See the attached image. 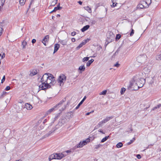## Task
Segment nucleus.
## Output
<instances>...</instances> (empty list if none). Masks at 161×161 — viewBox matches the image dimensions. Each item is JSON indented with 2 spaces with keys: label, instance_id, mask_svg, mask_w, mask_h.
Masks as SVG:
<instances>
[{
  "label": "nucleus",
  "instance_id": "obj_27",
  "mask_svg": "<svg viewBox=\"0 0 161 161\" xmlns=\"http://www.w3.org/2000/svg\"><path fill=\"white\" fill-rule=\"evenodd\" d=\"M84 8H85V9H86L87 11H88V12L89 13H91L92 12L91 9V8H90L89 7H88V6L86 7H84Z\"/></svg>",
  "mask_w": 161,
  "mask_h": 161
},
{
  "label": "nucleus",
  "instance_id": "obj_10",
  "mask_svg": "<svg viewBox=\"0 0 161 161\" xmlns=\"http://www.w3.org/2000/svg\"><path fill=\"white\" fill-rule=\"evenodd\" d=\"M49 39V36L48 35H46L44 38L42 40V43L45 45L46 46V42H47Z\"/></svg>",
  "mask_w": 161,
  "mask_h": 161
},
{
  "label": "nucleus",
  "instance_id": "obj_7",
  "mask_svg": "<svg viewBox=\"0 0 161 161\" xmlns=\"http://www.w3.org/2000/svg\"><path fill=\"white\" fill-rule=\"evenodd\" d=\"M146 58V56L145 55L142 54L138 56L137 58V60L139 63H142L145 61Z\"/></svg>",
  "mask_w": 161,
  "mask_h": 161
},
{
  "label": "nucleus",
  "instance_id": "obj_45",
  "mask_svg": "<svg viewBox=\"0 0 161 161\" xmlns=\"http://www.w3.org/2000/svg\"><path fill=\"white\" fill-rule=\"evenodd\" d=\"M113 3L112 5H111V6L112 7H114L117 4V3L116 2H114H114H112Z\"/></svg>",
  "mask_w": 161,
  "mask_h": 161
},
{
  "label": "nucleus",
  "instance_id": "obj_33",
  "mask_svg": "<svg viewBox=\"0 0 161 161\" xmlns=\"http://www.w3.org/2000/svg\"><path fill=\"white\" fill-rule=\"evenodd\" d=\"M107 92V91L106 90H104L99 93V94L100 95H105L106 94Z\"/></svg>",
  "mask_w": 161,
  "mask_h": 161
},
{
  "label": "nucleus",
  "instance_id": "obj_41",
  "mask_svg": "<svg viewBox=\"0 0 161 161\" xmlns=\"http://www.w3.org/2000/svg\"><path fill=\"white\" fill-rule=\"evenodd\" d=\"M143 70L145 72V73H147L150 71L147 68H145Z\"/></svg>",
  "mask_w": 161,
  "mask_h": 161
},
{
  "label": "nucleus",
  "instance_id": "obj_51",
  "mask_svg": "<svg viewBox=\"0 0 161 161\" xmlns=\"http://www.w3.org/2000/svg\"><path fill=\"white\" fill-rule=\"evenodd\" d=\"M62 153V155H63V158L64 157H65V156L67 155L68 154L67 153H66L65 152H64L63 153Z\"/></svg>",
  "mask_w": 161,
  "mask_h": 161
},
{
  "label": "nucleus",
  "instance_id": "obj_31",
  "mask_svg": "<svg viewBox=\"0 0 161 161\" xmlns=\"http://www.w3.org/2000/svg\"><path fill=\"white\" fill-rule=\"evenodd\" d=\"M83 103L81 101L80 102V103L78 104L76 107L74 108V110H77V109Z\"/></svg>",
  "mask_w": 161,
  "mask_h": 161
},
{
  "label": "nucleus",
  "instance_id": "obj_16",
  "mask_svg": "<svg viewBox=\"0 0 161 161\" xmlns=\"http://www.w3.org/2000/svg\"><path fill=\"white\" fill-rule=\"evenodd\" d=\"M37 70L36 69H33L32 72H31L30 74V75L32 76L34 75H36L37 73Z\"/></svg>",
  "mask_w": 161,
  "mask_h": 161
},
{
  "label": "nucleus",
  "instance_id": "obj_23",
  "mask_svg": "<svg viewBox=\"0 0 161 161\" xmlns=\"http://www.w3.org/2000/svg\"><path fill=\"white\" fill-rule=\"evenodd\" d=\"M56 129H55L53 130H53H51V131H50L47 134H46L45 136H45V137H47L48 136H50L51 134L53 133V132Z\"/></svg>",
  "mask_w": 161,
  "mask_h": 161
},
{
  "label": "nucleus",
  "instance_id": "obj_6",
  "mask_svg": "<svg viewBox=\"0 0 161 161\" xmlns=\"http://www.w3.org/2000/svg\"><path fill=\"white\" fill-rule=\"evenodd\" d=\"M66 77L63 74L61 75L58 79V81L60 83V86H62L64 84V82L66 80Z\"/></svg>",
  "mask_w": 161,
  "mask_h": 161
},
{
  "label": "nucleus",
  "instance_id": "obj_47",
  "mask_svg": "<svg viewBox=\"0 0 161 161\" xmlns=\"http://www.w3.org/2000/svg\"><path fill=\"white\" fill-rule=\"evenodd\" d=\"M157 28L158 31H159L160 32H161V24L158 25Z\"/></svg>",
  "mask_w": 161,
  "mask_h": 161
},
{
  "label": "nucleus",
  "instance_id": "obj_28",
  "mask_svg": "<svg viewBox=\"0 0 161 161\" xmlns=\"http://www.w3.org/2000/svg\"><path fill=\"white\" fill-rule=\"evenodd\" d=\"M109 137V136H106L104 138L102 139L101 141V142H104L106 141Z\"/></svg>",
  "mask_w": 161,
  "mask_h": 161
},
{
  "label": "nucleus",
  "instance_id": "obj_29",
  "mask_svg": "<svg viewBox=\"0 0 161 161\" xmlns=\"http://www.w3.org/2000/svg\"><path fill=\"white\" fill-rule=\"evenodd\" d=\"M138 8H140L142 9L144 8H145L143 5L142 3L141 2V3L138 4L137 5Z\"/></svg>",
  "mask_w": 161,
  "mask_h": 161
},
{
  "label": "nucleus",
  "instance_id": "obj_15",
  "mask_svg": "<svg viewBox=\"0 0 161 161\" xmlns=\"http://www.w3.org/2000/svg\"><path fill=\"white\" fill-rule=\"evenodd\" d=\"M153 110H161V104H159L155 106L153 108Z\"/></svg>",
  "mask_w": 161,
  "mask_h": 161
},
{
  "label": "nucleus",
  "instance_id": "obj_39",
  "mask_svg": "<svg viewBox=\"0 0 161 161\" xmlns=\"http://www.w3.org/2000/svg\"><path fill=\"white\" fill-rule=\"evenodd\" d=\"M62 112H60L58 114H57V116H56L55 118H54V121H55L57 119H58V117L60 116V114H62Z\"/></svg>",
  "mask_w": 161,
  "mask_h": 161
},
{
  "label": "nucleus",
  "instance_id": "obj_49",
  "mask_svg": "<svg viewBox=\"0 0 161 161\" xmlns=\"http://www.w3.org/2000/svg\"><path fill=\"white\" fill-rule=\"evenodd\" d=\"M146 3H147L149 5L151 3V0H145Z\"/></svg>",
  "mask_w": 161,
  "mask_h": 161
},
{
  "label": "nucleus",
  "instance_id": "obj_53",
  "mask_svg": "<svg viewBox=\"0 0 161 161\" xmlns=\"http://www.w3.org/2000/svg\"><path fill=\"white\" fill-rule=\"evenodd\" d=\"M5 76L4 75L3 76V79H2V80H1V83H3L4 82V81L5 80Z\"/></svg>",
  "mask_w": 161,
  "mask_h": 161
},
{
  "label": "nucleus",
  "instance_id": "obj_48",
  "mask_svg": "<svg viewBox=\"0 0 161 161\" xmlns=\"http://www.w3.org/2000/svg\"><path fill=\"white\" fill-rule=\"evenodd\" d=\"M134 34V30L133 29H132L130 33V36H132Z\"/></svg>",
  "mask_w": 161,
  "mask_h": 161
},
{
  "label": "nucleus",
  "instance_id": "obj_20",
  "mask_svg": "<svg viewBox=\"0 0 161 161\" xmlns=\"http://www.w3.org/2000/svg\"><path fill=\"white\" fill-rule=\"evenodd\" d=\"M90 142V139L89 138L86 139V140H84L82 142V144H83L84 146L87 143Z\"/></svg>",
  "mask_w": 161,
  "mask_h": 161
},
{
  "label": "nucleus",
  "instance_id": "obj_9",
  "mask_svg": "<svg viewBox=\"0 0 161 161\" xmlns=\"http://www.w3.org/2000/svg\"><path fill=\"white\" fill-rule=\"evenodd\" d=\"M54 155V159H60L63 158L62 153H61L53 154Z\"/></svg>",
  "mask_w": 161,
  "mask_h": 161
},
{
  "label": "nucleus",
  "instance_id": "obj_13",
  "mask_svg": "<svg viewBox=\"0 0 161 161\" xmlns=\"http://www.w3.org/2000/svg\"><path fill=\"white\" fill-rule=\"evenodd\" d=\"M90 27V25H87L84 26L83 28L81 29V31L82 32H84L86 30H87Z\"/></svg>",
  "mask_w": 161,
  "mask_h": 161
},
{
  "label": "nucleus",
  "instance_id": "obj_38",
  "mask_svg": "<svg viewBox=\"0 0 161 161\" xmlns=\"http://www.w3.org/2000/svg\"><path fill=\"white\" fill-rule=\"evenodd\" d=\"M156 59L158 60H161V54L158 55L156 56Z\"/></svg>",
  "mask_w": 161,
  "mask_h": 161
},
{
  "label": "nucleus",
  "instance_id": "obj_32",
  "mask_svg": "<svg viewBox=\"0 0 161 161\" xmlns=\"http://www.w3.org/2000/svg\"><path fill=\"white\" fill-rule=\"evenodd\" d=\"M89 59V57H84L82 60V61L83 62H86L87 61H88Z\"/></svg>",
  "mask_w": 161,
  "mask_h": 161
},
{
  "label": "nucleus",
  "instance_id": "obj_3",
  "mask_svg": "<svg viewBox=\"0 0 161 161\" xmlns=\"http://www.w3.org/2000/svg\"><path fill=\"white\" fill-rule=\"evenodd\" d=\"M139 78V75H136L134 76L132 80L130 81L129 84L127 86V89L129 90H137L136 88H135L134 87H133V86H136L135 84V82H136V80H137Z\"/></svg>",
  "mask_w": 161,
  "mask_h": 161
},
{
  "label": "nucleus",
  "instance_id": "obj_62",
  "mask_svg": "<svg viewBox=\"0 0 161 161\" xmlns=\"http://www.w3.org/2000/svg\"><path fill=\"white\" fill-rule=\"evenodd\" d=\"M44 124H42L41 125V126H40V127L41 129H42V128H44Z\"/></svg>",
  "mask_w": 161,
  "mask_h": 161
},
{
  "label": "nucleus",
  "instance_id": "obj_36",
  "mask_svg": "<svg viewBox=\"0 0 161 161\" xmlns=\"http://www.w3.org/2000/svg\"><path fill=\"white\" fill-rule=\"evenodd\" d=\"M25 0H20L19 3L21 6H23L25 4Z\"/></svg>",
  "mask_w": 161,
  "mask_h": 161
},
{
  "label": "nucleus",
  "instance_id": "obj_44",
  "mask_svg": "<svg viewBox=\"0 0 161 161\" xmlns=\"http://www.w3.org/2000/svg\"><path fill=\"white\" fill-rule=\"evenodd\" d=\"M125 91V89L124 88H122L121 89V91H120V93L121 94H123L124 92Z\"/></svg>",
  "mask_w": 161,
  "mask_h": 161
},
{
  "label": "nucleus",
  "instance_id": "obj_43",
  "mask_svg": "<svg viewBox=\"0 0 161 161\" xmlns=\"http://www.w3.org/2000/svg\"><path fill=\"white\" fill-rule=\"evenodd\" d=\"M121 35L120 34H117V35L116 36V40H119L121 38Z\"/></svg>",
  "mask_w": 161,
  "mask_h": 161
},
{
  "label": "nucleus",
  "instance_id": "obj_56",
  "mask_svg": "<svg viewBox=\"0 0 161 161\" xmlns=\"http://www.w3.org/2000/svg\"><path fill=\"white\" fill-rule=\"evenodd\" d=\"M136 157L138 159H140L142 157H141V155L140 154H137V155H136Z\"/></svg>",
  "mask_w": 161,
  "mask_h": 161
},
{
  "label": "nucleus",
  "instance_id": "obj_5",
  "mask_svg": "<svg viewBox=\"0 0 161 161\" xmlns=\"http://www.w3.org/2000/svg\"><path fill=\"white\" fill-rule=\"evenodd\" d=\"M69 120L66 119H65L64 116H62V118L59 120L58 124L56 126V129H57L59 127L64 125Z\"/></svg>",
  "mask_w": 161,
  "mask_h": 161
},
{
  "label": "nucleus",
  "instance_id": "obj_34",
  "mask_svg": "<svg viewBox=\"0 0 161 161\" xmlns=\"http://www.w3.org/2000/svg\"><path fill=\"white\" fill-rule=\"evenodd\" d=\"M84 45V43H83L82 42V43H81L77 47H76L77 49L78 50V49H79L80 48L82 47V46Z\"/></svg>",
  "mask_w": 161,
  "mask_h": 161
},
{
  "label": "nucleus",
  "instance_id": "obj_24",
  "mask_svg": "<svg viewBox=\"0 0 161 161\" xmlns=\"http://www.w3.org/2000/svg\"><path fill=\"white\" fill-rule=\"evenodd\" d=\"M113 117H114L113 116H111L107 117L105 119H104L103 120H104V121H105V123H106V122L109 121L110 119L113 118Z\"/></svg>",
  "mask_w": 161,
  "mask_h": 161
},
{
  "label": "nucleus",
  "instance_id": "obj_19",
  "mask_svg": "<svg viewBox=\"0 0 161 161\" xmlns=\"http://www.w3.org/2000/svg\"><path fill=\"white\" fill-rule=\"evenodd\" d=\"M94 60L93 59H91V60L88 61L86 64V66L88 67L92 63L94 62Z\"/></svg>",
  "mask_w": 161,
  "mask_h": 161
},
{
  "label": "nucleus",
  "instance_id": "obj_42",
  "mask_svg": "<svg viewBox=\"0 0 161 161\" xmlns=\"http://www.w3.org/2000/svg\"><path fill=\"white\" fill-rule=\"evenodd\" d=\"M120 47H119L118 48V49L115 52L113 56H114V55H117L118 54L119 52L120 51Z\"/></svg>",
  "mask_w": 161,
  "mask_h": 161
},
{
  "label": "nucleus",
  "instance_id": "obj_4",
  "mask_svg": "<svg viewBox=\"0 0 161 161\" xmlns=\"http://www.w3.org/2000/svg\"><path fill=\"white\" fill-rule=\"evenodd\" d=\"M145 81V80L144 78H141L139 76V78L135 82V84L137 86V90L143 86Z\"/></svg>",
  "mask_w": 161,
  "mask_h": 161
},
{
  "label": "nucleus",
  "instance_id": "obj_46",
  "mask_svg": "<svg viewBox=\"0 0 161 161\" xmlns=\"http://www.w3.org/2000/svg\"><path fill=\"white\" fill-rule=\"evenodd\" d=\"M102 146V145L100 144L98 145H95V148L96 149H97L98 148H99L100 147H101V146Z\"/></svg>",
  "mask_w": 161,
  "mask_h": 161
},
{
  "label": "nucleus",
  "instance_id": "obj_25",
  "mask_svg": "<svg viewBox=\"0 0 161 161\" xmlns=\"http://www.w3.org/2000/svg\"><path fill=\"white\" fill-rule=\"evenodd\" d=\"M123 146V143L121 142H119L116 145V147L117 148H119L122 147Z\"/></svg>",
  "mask_w": 161,
  "mask_h": 161
},
{
  "label": "nucleus",
  "instance_id": "obj_58",
  "mask_svg": "<svg viewBox=\"0 0 161 161\" xmlns=\"http://www.w3.org/2000/svg\"><path fill=\"white\" fill-rule=\"evenodd\" d=\"M36 40L35 39H33L32 40V43L33 44L35 43L36 42Z\"/></svg>",
  "mask_w": 161,
  "mask_h": 161
},
{
  "label": "nucleus",
  "instance_id": "obj_59",
  "mask_svg": "<svg viewBox=\"0 0 161 161\" xmlns=\"http://www.w3.org/2000/svg\"><path fill=\"white\" fill-rule=\"evenodd\" d=\"M94 112V111H91L90 112L87 113L86 114V115H89L90 114Z\"/></svg>",
  "mask_w": 161,
  "mask_h": 161
},
{
  "label": "nucleus",
  "instance_id": "obj_52",
  "mask_svg": "<svg viewBox=\"0 0 161 161\" xmlns=\"http://www.w3.org/2000/svg\"><path fill=\"white\" fill-rule=\"evenodd\" d=\"M57 3V2L53 1L51 5L53 6H54Z\"/></svg>",
  "mask_w": 161,
  "mask_h": 161
},
{
  "label": "nucleus",
  "instance_id": "obj_50",
  "mask_svg": "<svg viewBox=\"0 0 161 161\" xmlns=\"http://www.w3.org/2000/svg\"><path fill=\"white\" fill-rule=\"evenodd\" d=\"M34 1V0H31V1L30 2V4L29 5V8L28 9H29L30 8H31V5L32 4V3H33Z\"/></svg>",
  "mask_w": 161,
  "mask_h": 161
},
{
  "label": "nucleus",
  "instance_id": "obj_63",
  "mask_svg": "<svg viewBox=\"0 0 161 161\" xmlns=\"http://www.w3.org/2000/svg\"><path fill=\"white\" fill-rule=\"evenodd\" d=\"M65 152L66 153H67L68 154L69 153H70L71 152V151L70 150H68Z\"/></svg>",
  "mask_w": 161,
  "mask_h": 161
},
{
  "label": "nucleus",
  "instance_id": "obj_2",
  "mask_svg": "<svg viewBox=\"0 0 161 161\" xmlns=\"http://www.w3.org/2000/svg\"><path fill=\"white\" fill-rule=\"evenodd\" d=\"M65 98H64L58 104L53 107V108L49 109L48 111H52L58 110V108L61 107H62L61 108L59 109V111H64L66 107H67L65 105H63V103L65 101Z\"/></svg>",
  "mask_w": 161,
  "mask_h": 161
},
{
  "label": "nucleus",
  "instance_id": "obj_60",
  "mask_svg": "<svg viewBox=\"0 0 161 161\" xmlns=\"http://www.w3.org/2000/svg\"><path fill=\"white\" fill-rule=\"evenodd\" d=\"M98 131L100 132H101V133H102V134H105V133L103 132V130H102L101 129H99V130H98Z\"/></svg>",
  "mask_w": 161,
  "mask_h": 161
},
{
  "label": "nucleus",
  "instance_id": "obj_40",
  "mask_svg": "<svg viewBox=\"0 0 161 161\" xmlns=\"http://www.w3.org/2000/svg\"><path fill=\"white\" fill-rule=\"evenodd\" d=\"M54 159V154L51 155L49 157V160L50 161H51L52 159Z\"/></svg>",
  "mask_w": 161,
  "mask_h": 161
},
{
  "label": "nucleus",
  "instance_id": "obj_64",
  "mask_svg": "<svg viewBox=\"0 0 161 161\" xmlns=\"http://www.w3.org/2000/svg\"><path fill=\"white\" fill-rule=\"evenodd\" d=\"M71 41L73 42H74L75 41V39L74 38H73L71 39Z\"/></svg>",
  "mask_w": 161,
  "mask_h": 161
},
{
  "label": "nucleus",
  "instance_id": "obj_11",
  "mask_svg": "<svg viewBox=\"0 0 161 161\" xmlns=\"http://www.w3.org/2000/svg\"><path fill=\"white\" fill-rule=\"evenodd\" d=\"M25 107L28 110H31L32 108V106L28 103H26L25 104Z\"/></svg>",
  "mask_w": 161,
  "mask_h": 161
},
{
  "label": "nucleus",
  "instance_id": "obj_37",
  "mask_svg": "<svg viewBox=\"0 0 161 161\" xmlns=\"http://www.w3.org/2000/svg\"><path fill=\"white\" fill-rule=\"evenodd\" d=\"M135 140V138L134 137L132 139L130 140V142L128 143V145H130Z\"/></svg>",
  "mask_w": 161,
  "mask_h": 161
},
{
  "label": "nucleus",
  "instance_id": "obj_17",
  "mask_svg": "<svg viewBox=\"0 0 161 161\" xmlns=\"http://www.w3.org/2000/svg\"><path fill=\"white\" fill-rule=\"evenodd\" d=\"M59 5H60V3H59L58 4V5H57V6L56 7H55L54 8V9H53V11L55 12L56 11H57L58 10H59L61 9L62 8V7H60L59 6Z\"/></svg>",
  "mask_w": 161,
  "mask_h": 161
},
{
  "label": "nucleus",
  "instance_id": "obj_22",
  "mask_svg": "<svg viewBox=\"0 0 161 161\" xmlns=\"http://www.w3.org/2000/svg\"><path fill=\"white\" fill-rule=\"evenodd\" d=\"M141 2L142 3L143 5V6H144V7H145V8L148 7L149 5L147 3H146L145 0L144 1H143Z\"/></svg>",
  "mask_w": 161,
  "mask_h": 161
},
{
  "label": "nucleus",
  "instance_id": "obj_55",
  "mask_svg": "<svg viewBox=\"0 0 161 161\" xmlns=\"http://www.w3.org/2000/svg\"><path fill=\"white\" fill-rule=\"evenodd\" d=\"M10 89V87L9 86H7L6 88H5V90L6 91H8Z\"/></svg>",
  "mask_w": 161,
  "mask_h": 161
},
{
  "label": "nucleus",
  "instance_id": "obj_21",
  "mask_svg": "<svg viewBox=\"0 0 161 161\" xmlns=\"http://www.w3.org/2000/svg\"><path fill=\"white\" fill-rule=\"evenodd\" d=\"M59 42L63 45H65L67 44V41L66 40H60Z\"/></svg>",
  "mask_w": 161,
  "mask_h": 161
},
{
  "label": "nucleus",
  "instance_id": "obj_57",
  "mask_svg": "<svg viewBox=\"0 0 161 161\" xmlns=\"http://www.w3.org/2000/svg\"><path fill=\"white\" fill-rule=\"evenodd\" d=\"M119 64L118 63H116V64H114V66L118 67H119Z\"/></svg>",
  "mask_w": 161,
  "mask_h": 161
},
{
  "label": "nucleus",
  "instance_id": "obj_8",
  "mask_svg": "<svg viewBox=\"0 0 161 161\" xmlns=\"http://www.w3.org/2000/svg\"><path fill=\"white\" fill-rule=\"evenodd\" d=\"M65 118L69 120L70 118L73 116V113L72 111H69L66 112L63 116Z\"/></svg>",
  "mask_w": 161,
  "mask_h": 161
},
{
  "label": "nucleus",
  "instance_id": "obj_35",
  "mask_svg": "<svg viewBox=\"0 0 161 161\" xmlns=\"http://www.w3.org/2000/svg\"><path fill=\"white\" fill-rule=\"evenodd\" d=\"M5 0H0V7H3L5 3Z\"/></svg>",
  "mask_w": 161,
  "mask_h": 161
},
{
  "label": "nucleus",
  "instance_id": "obj_26",
  "mask_svg": "<svg viewBox=\"0 0 161 161\" xmlns=\"http://www.w3.org/2000/svg\"><path fill=\"white\" fill-rule=\"evenodd\" d=\"M27 44V42L25 41H23L22 43V46L23 48H25Z\"/></svg>",
  "mask_w": 161,
  "mask_h": 161
},
{
  "label": "nucleus",
  "instance_id": "obj_30",
  "mask_svg": "<svg viewBox=\"0 0 161 161\" xmlns=\"http://www.w3.org/2000/svg\"><path fill=\"white\" fill-rule=\"evenodd\" d=\"M84 146L83 144H82V142H80L77 145V147H81Z\"/></svg>",
  "mask_w": 161,
  "mask_h": 161
},
{
  "label": "nucleus",
  "instance_id": "obj_1",
  "mask_svg": "<svg viewBox=\"0 0 161 161\" xmlns=\"http://www.w3.org/2000/svg\"><path fill=\"white\" fill-rule=\"evenodd\" d=\"M41 81L42 84L39 86V87L42 90L49 88L56 83L55 78L50 73L45 74L41 79Z\"/></svg>",
  "mask_w": 161,
  "mask_h": 161
},
{
  "label": "nucleus",
  "instance_id": "obj_14",
  "mask_svg": "<svg viewBox=\"0 0 161 161\" xmlns=\"http://www.w3.org/2000/svg\"><path fill=\"white\" fill-rule=\"evenodd\" d=\"M85 69L84 65H81L79 68V70H80V72L81 73L82 72L85 71Z\"/></svg>",
  "mask_w": 161,
  "mask_h": 161
},
{
  "label": "nucleus",
  "instance_id": "obj_54",
  "mask_svg": "<svg viewBox=\"0 0 161 161\" xmlns=\"http://www.w3.org/2000/svg\"><path fill=\"white\" fill-rule=\"evenodd\" d=\"M76 34V32L75 31H73L71 32V35L72 36H74Z\"/></svg>",
  "mask_w": 161,
  "mask_h": 161
},
{
  "label": "nucleus",
  "instance_id": "obj_12",
  "mask_svg": "<svg viewBox=\"0 0 161 161\" xmlns=\"http://www.w3.org/2000/svg\"><path fill=\"white\" fill-rule=\"evenodd\" d=\"M59 47L60 45L59 44H55L53 53H54L58 50Z\"/></svg>",
  "mask_w": 161,
  "mask_h": 161
},
{
  "label": "nucleus",
  "instance_id": "obj_18",
  "mask_svg": "<svg viewBox=\"0 0 161 161\" xmlns=\"http://www.w3.org/2000/svg\"><path fill=\"white\" fill-rule=\"evenodd\" d=\"M105 123V121L103 120L99 122L96 127H97V128L100 127H102L103 126V124Z\"/></svg>",
  "mask_w": 161,
  "mask_h": 161
},
{
  "label": "nucleus",
  "instance_id": "obj_61",
  "mask_svg": "<svg viewBox=\"0 0 161 161\" xmlns=\"http://www.w3.org/2000/svg\"><path fill=\"white\" fill-rule=\"evenodd\" d=\"M86 98V96H85L82 99V100L81 101V102H82L83 103L84 102V101L85 100V99Z\"/></svg>",
  "mask_w": 161,
  "mask_h": 161
}]
</instances>
